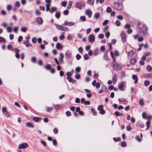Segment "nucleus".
<instances>
[{"mask_svg": "<svg viewBox=\"0 0 152 152\" xmlns=\"http://www.w3.org/2000/svg\"><path fill=\"white\" fill-rule=\"evenodd\" d=\"M112 11V9L110 7H108L107 8L106 12L108 13H110Z\"/></svg>", "mask_w": 152, "mask_h": 152, "instance_id": "4c0bfd02", "label": "nucleus"}, {"mask_svg": "<svg viewBox=\"0 0 152 152\" xmlns=\"http://www.w3.org/2000/svg\"><path fill=\"white\" fill-rule=\"evenodd\" d=\"M113 140L115 142H117L118 141H120L121 140V139L119 137H118V138L114 137L113 138Z\"/></svg>", "mask_w": 152, "mask_h": 152, "instance_id": "58836bf2", "label": "nucleus"}, {"mask_svg": "<svg viewBox=\"0 0 152 152\" xmlns=\"http://www.w3.org/2000/svg\"><path fill=\"white\" fill-rule=\"evenodd\" d=\"M80 19L83 21H85L86 20V18L84 16H81L80 18Z\"/></svg>", "mask_w": 152, "mask_h": 152, "instance_id": "3c124183", "label": "nucleus"}, {"mask_svg": "<svg viewBox=\"0 0 152 152\" xmlns=\"http://www.w3.org/2000/svg\"><path fill=\"white\" fill-rule=\"evenodd\" d=\"M89 56L88 54H86L84 56V58L85 60H88L89 59Z\"/></svg>", "mask_w": 152, "mask_h": 152, "instance_id": "c03bdc74", "label": "nucleus"}, {"mask_svg": "<svg viewBox=\"0 0 152 152\" xmlns=\"http://www.w3.org/2000/svg\"><path fill=\"white\" fill-rule=\"evenodd\" d=\"M112 80L113 84H115L117 81V76L115 74L112 77Z\"/></svg>", "mask_w": 152, "mask_h": 152, "instance_id": "2eb2a0df", "label": "nucleus"}, {"mask_svg": "<svg viewBox=\"0 0 152 152\" xmlns=\"http://www.w3.org/2000/svg\"><path fill=\"white\" fill-rule=\"evenodd\" d=\"M114 114L117 116H119L120 115V114L118 111H115L114 113Z\"/></svg>", "mask_w": 152, "mask_h": 152, "instance_id": "bf43d9fd", "label": "nucleus"}, {"mask_svg": "<svg viewBox=\"0 0 152 152\" xmlns=\"http://www.w3.org/2000/svg\"><path fill=\"white\" fill-rule=\"evenodd\" d=\"M60 30L64 31H67L69 30V29L66 27L62 26Z\"/></svg>", "mask_w": 152, "mask_h": 152, "instance_id": "a878e982", "label": "nucleus"}, {"mask_svg": "<svg viewBox=\"0 0 152 152\" xmlns=\"http://www.w3.org/2000/svg\"><path fill=\"white\" fill-rule=\"evenodd\" d=\"M136 62V60L135 58H132L130 60V63L132 64H135Z\"/></svg>", "mask_w": 152, "mask_h": 152, "instance_id": "b1692460", "label": "nucleus"}, {"mask_svg": "<svg viewBox=\"0 0 152 152\" xmlns=\"http://www.w3.org/2000/svg\"><path fill=\"white\" fill-rule=\"evenodd\" d=\"M50 4H47L46 5V11H50Z\"/></svg>", "mask_w": 152, "mask_h": 152, "instance_id": "c9c22d12", "label": "nucleus"}, {"mask_svg": "<svg viewBox=\"0 0 152 152\" xmlns=\"http://www.w3.org/2000/svg\"><path fill=\"white\" fill-rule=\"evenodd\" d=\"M113 6L117 10H121L123 8V5L121 3L114 2L113 4Z\"/></svg>", "mask_w": 152, "mask_h": 152, "instance_id": "f03ea898", "label": "nucleus"}, {"mask_svg": "<svg viewBox=\"0 0 152 152\" xmlns=\"http://www.w3.org/2000/svg\"><path fill=\"white\" fill-rule=\"evenodd\" d=\"M57 9V8L56 7H51V10L49 11L51 13H52L54 11H56Z\"/></svg>", "mask_w": 152, "mask_h": 152, "instance_id": "393cba45", "label": "nucleus"}, {"mask_svg": "<svg viewBox=\"0 0 152 152\" xmlns=\"http://www.w3.org/2000/svg\"><path fill=\"white\" fill-rule=\"evenodd\" d=\"M53 108L52 107H47L46 108V110L48 112H50L53 110Z\"/></svg>", "mask_w": 152, "mask_h": 152, "instance_id": "473e14b6", "label": "nucleus"}, {"mask_svg": "<svg viewBox=\"0 0 152 152\" xmlns=\"http://www.w3.org/2000/svg\"><path fill=\"white\" fill-rule=\"evenodd\" d=\"M27 30V29L26 27H22L21 29V31L22 32H25Z\"/></svg>", "mask_w": 152, "mask_h": 152, "instance_id": "e433bc0d", "label": "nucleus"}, {"mask_svg": "<svg viewBox=\"0 0 152 152\" xmlns=\"http://www.w3.org/2000/svg\"><path fill=\"white\" fill-rule=\"evenodd\" d=\"M82 6L84 7L85 4L84 3H82L81 2H76L75 4V7L79 9H81Z\"/></svg>", "mask_w": 152, "mask_h": 152, "instance_id": "39448f33", "label": "nucleus"}, {"mask_svg": "<svg viewBox=\"0 0 152 152\" xmlns=\"http://www.w3.org/2000/svg\"><path fill=\"white\" fill-rule=\"evenodd\" d=\"M131 27V26L129 24H126L125 26L124 27L125 28H129Z\"/></svg>", "mask_w": 152, "mask_h": 152, "instance_id": "680f3d73", "label": "nucleus"}, {"mask_svg": "<svg viewBox=\"0 0 152 152\" xmlns=\"http://www.w3.org/2000/svg\"><path fill=\"white\" fill-rule=\"evenodd\" d=\"M4 115H5L7 117H8L10 116V114L7 111L3 113Z\"/></svg>", "mask_w": 152, "mask_h": 152, "instance_id": "49530a36", "label": "nucleus"}, {"mask_svg": "<svg viewBox=\"0 0 152 152\" xmlns=\"http://www.w3.org/2000/svg\"><path fill=\"white\" fill-rule=\"evenodd\" d=\"M33 120L36 122H38L39 121V117H35L33 118Z\"/></svg>", "mask_w": 152, "mask_h": 152, "instance_id": "f704fd0d", "label": "nucleus"}, {"mask_svg": "<svg viewBox=\"0 0 152 152\" xmlns=\"http://www.w3.org/2000/svg\"><path fill=\"white\" fill-rule=\"evenodd\" d=\"M150 82L148 80H146L145 81L144 84L145 86H147L149 84Z\"/></svg>", "mask_w": 152, "mask_h": 152, "instance_id": "8fccbe9b", "label": "nucleus"}, {"mask_svg": "<svg viewBox=\"0 0 152 152\" xmlns=\"http://www.w3.org/2000/svg\"><path fill=\"white\" fill-rule=\"evenodd\" d=\"M66 113L67 116H70L71 115V112L69 111H66Z\"/></svg>", "mask_w": 152, "mask_h": 152, "instance_id": "e2e57ef3", "label": "nucleus"}, {"mask_svg": "<svg viewBox=\"0 0 152 152\" xmlns=\"http://www.w3.org/2000/svg\"><path fill=\"white\" fill-rule=\"evenodd\" d=\"M125 84V82H122L118 84V88L120 90L123 91V90Z\"/></svg>", "mask_w": 152, "mask_h": 152, "instance_id": "6e6552de", "label": "nucleus"}, {"mask_svg": "<svg viewBox=\"0 0 152 152\" xmlns=\"http://www.w3.org/2000/svg\"><path fill=\"white\" fill-rule=\"evenodd\" d=\"M126 129L128 131H130L131 130L132 128L130 126H128L126 127Z\"/></svg>", "mask_w": 152, "mask_h": 152, "instance_id": "052dcab7", "label": "nucleus"}, {"mask_svg": "<svg viewBox=\"0 0 152 152\" xmlns=\"http://www.w3.org/2000/svg\"><path fill=\"white\" fill-rule=\"evenodd\" d=\"M150 123H151V121H148L147 122L146 124V125L147 126V128L146 129H147L149 128Z\"/></svg>", "mask_w": 152, "mask_h": 152, "instance_id": "5fc2aeb1", "label": "nucleus"}, {"mask_svg": "<svg viewBox=\"0 0 152 152\" xmlns=\"http://www.w3.org/2000/svg\"><path fill=\"white\" fill-rule=\"evenodd\" d=\"M141 28L142 30L144 31V32L147 31L148 30L147 28V26L144 24H143L142 25V27Z\"/></svg>", "mask_w": 152, "mask_h": 152, "instance_id": "a211bd4d", "label": "nucleus"}, {"mask_svg": "<svg viewBox=\"0 0 152 152\" xmlns=\"http://www.w3.org/2000/svg\"><path fill=\"white\" fill-rule=\"evenodd\" d=\"M7 111V109L6 107H4L2 108V112L3 113Z\"/></svg>", "mask_w": 152, "mask_h": 152, "instance_id": "13d9d810", "label": "nucleus"}, {"mask_svg": "<svg viewBox=\"0 0 152 152\" xmlns=\"http://www.w3.org/2000/svg\"><path fill=\"white\" fill-rule=\"evenodd\" d=\"M76 57L77 60H79L81 58V56L80 55L77 54L76 56Z\"/></svg>", "mask_w": 152, "mask_h": 152, "instance_id": "0e129e2a", "label": "nucleus"}, {"mask_svg": "<svg viewBox=\"0 0 152 152\" xmlns=\"http://www.w3.org/2000/svg\"><path fill=\"white\" fill-rule=\"evenodd\" d=\"M132 78L133 79L135 80L134 82L135 83H136L137 82L138 79L137 75H132Z\"/></svg>", "mask_w": 152, "mask_h": 152, "instance_id": "4468645a", "label": "nucleus"}, {"mask_svg": "<svg viewBox=\"0 0 152 152\" xmlns=\"http://www.w3.org/2000/svg\"><path fill=\"white\" fill-rule=\"evenodd\" d=\"M126 146V143L124 141H123L121 142V146L122 147H125Z\"/></svg>", "mask_w": 152, "mask_h": 152, "instance_id": "7c9ffc66", "label": "nucleus"}, {"mask_svg": "<svg viewBox=\"0 0 152 152\" xmlns=\"http://www.w3.org/2000/svg\"><path fill=\"white\" fill-rule=\"evenodd\" d=\"M94 0H88L87 3L90 5H92L94 4Z\"/></svg>", "mask_w": 152, "mask_h": 152, "instance_id": "5701e85b", "label": "nucleus"}, {"mask_svg": "<svg viewBox=\"0 0 152 152\" xmlns=\"http://www.w3.org/2000/svg\"><path fill=\"white\" fill-rule=\"evenodd\" d=\"M147 69L148 71L150 72L151 71L152 67L148 65L147 66Z\"/></svg>", "mask_w": 152, "mask_h": 152, "instance_id": "a19ab883", "label": "nucleus"}, {"mask_svg": "<svg viewBox=\"0 0 152 152\" xmlns=\"http://www.w3.org/2000/svg\"><path fill=\"white\" fill-rule=\"evenodd\" d=\"M88 39L90 42H93L95 41V36L94 35L91 34L89 36Z\"/></svg>", "mask_w": 152, "mask_h": 152, "instance_id": "1a4fd4ad", "label": "nucleus"}, {"mask_svg": "<svg viewBox=\"0 0 152 152\" xmlns=\"http://www.w3.org/2000/svg\"><path fill=\"white\" fill-rule=\"evenodd\" d=\"M121 22L118 20H117L116 21V25L117 26H119L120 25Z\"/></svg>", "mask_w": 152, "mask_h": 152, "instance_id": "864d4df0", "label": "nucleus"}, {"mask_svg": "<svg viewBox=\"0 0 152 152\" xmlns=\"http://www.w3.org/2000/svg\"><path fill=\"white\" fill-rule=\"evenodd\" d=\"M72 53L69 50H67L66 52L65 56L67 58H69L72 56Z\"/></svg>", "mask_w": 152, "mask_h": 152, "instance_id": "9d476101", "label": "nucleus"}, {"mask_svg": "<svg viewBox=\"0 0 152 152\" xmlns=\"http://www.w3.org/2000/svg\"><path fill=\"white\" fill-rule=\"evenodd\" d=\"M85 14L86 15H88V17L90 18L92 15V12L90 10H86L85 12Z\"/></svg>", "mask_w": 152, "mask_h": 152, "instance_id": "9b49d317", "label": "nucleus"}, {"mask_svg": "<svg viewBox=\"0 0 152 152\" xmlns=\"http://www.w3.org/2000/svg\"><path fill=\"white\" fill-rule=\"evenodd\" d=\"M134 53V52L133 50H131L128 52L129 55L131 57L133 56Z\"/></svg>", "mask_w": 152, "mask_h": 152, "instance_id": "412c9836", "label": "nucleus"}, {"mask_svg": "<svg viewBox=\"0 0 152 152\" xmlns=\"http://www.w3.org/2000/svg\"><path fill=\"white\" fill-rule=\"evenodd\" d=\"M23 37L21 36H19L18 39V41L19 42H20L23 39Z\"/></svg>", "mask_w": 152, "mask_h": 152, "instance_id": "69168bd1", "label": "nucleus"}, {"mask_svg": "<svg viewBox=\"0 0 152 152\" xmlns=\"http://www.w3.org/2000/svg\"><path fill=\"white\" fill-rule=\"evenodd\" d=\"M99 50L98 49H96L94 50V56H96L99 53Z\"/></svg>", "mask_w": 152, "mask_h": 152, "instance_id": "4be33fe9", "label": "nucleus"}, {"mask_svg": "<svg viewBox=\"0 0 152 152\" xmlns=\"http://www.w3.org/2000/svg\"><path fill=\"white\" fill-rule=\"evenodd\" d=\"M103 106L100 105L98 106V110L99 111L100 113L102 114H104L105 113V110L103 109Z\"/></svg>", "mask_w": 152, "mask_h": 152, "instance_id": "0eeeda50", "label": "nucleus"}, {"mask_svg": "<svg viewBox=\"0 0 152 152\" xmlns=\"http://www.w3.org/2000/svg\"><path fill=\"white\" fill-rule=\"evenodd\" d=\"M100 50L102 51H104L105 50V48L104 46H102L100 48Z\"/></svg>", "mask_w": 152, "mask_h": 152, "instance_id": "774afa93", "label": "nucleus"}, {"mask_svg": "<svg viewBox=\"0 0 152 152\" xmlns=\"http://www.w3.org/2000/svg\"><path fill=\"white\" fill-rule=\"evenodd\" d=\"M20 3L18 1H16L15 4V5L18 7H19L20 6Z\"/></svg>", "mask_w": 152, "mask_h": 152, "instance_id": "338daca9", "label": "nucleus"}, {"mask_svg": "<svg viewBox=\"0 0 152 152\" xmlns=\"http://www.w3.org/2000/svg\"><path fill=\"white\" fill-rule=\"evenodd\" d=\"M108 51L109 50L106 51L104 52V59L107 61H108L109 60V59L107 57L108 52Z\"/></svg>", "mask_w": 152, "mask_h": 152, "instance_id": "ddd939ff", "label": "nucleus"}, {"mask_svg": "<svg viewBox=\"0 0 152 152\" xmlns=\"http://www.w3.org/2000/svg\"><path fill=\"white\" fill-rule=\"evenodd\" d=\"M143 76L144 77L146 78H151L152 74H143Z\"/></svg>", "mask_w": 152, "mask_h": 152, "instance_id": "f3484780", "label": "nucleus"}, {"mask_svg": "<svg viewBox=\"0 0 152 152\" xmlns=\"http://www.w3.org/2000/svg\"><path fill=\"white\" fill-rule=\"evenodd\" d=\"M55 16L57 18H59L60 16V14L59 12H56L55 15Z\"/></svg>", "mask_w": 152, "mask_h": 152, "instance_id": "ea45409f", "label": "nucleus"}, {"mask_svg": "<svg viewBox=\"0 0 152 152\" xmlns=\"http://www.w3.org/2000/svg\"><path fill=\"white\" fill-rule=\"evenodd\" d=\"M99 13L98 12L96 13L94 15V18L96 19L98 18L99 17Z\"/></svg>", "mask_w": 152, "mask_h": 152, "instance_id": "72a5a7b5", "label": "nucleus"}, {"mask_svg": "<svg viewBox=\"0 0 152 152\" xmlns=\"http://www.w3.org/2000/svg\"><path fill=\"white\" fill-rule=\"evenodd\" d=\"M138 39L139 42H141L143 41V38L141 37H139Z\"/></svg>", "mask_w": 152, "mask_h": 152, "instance_id": "4d7b16f0", "label": "nucleus"}, {"mask_svg": "<svg viewBox=\"0 0 152 152\" xmlns=\"http://www.w3.org/2000/svg\"><path fill=\"white\" fill-rule=\"evenodd\" d=\"M28 146V144L26 143H23L20 144L19 145L18 149H25L27 148Z\"/></svg>", "mask_w": 152, "mask_h": 152, "instance_id": "423d86ee", "label": "nucleus"}, {"mask_svg": "<svg viewBox=\"0 0 152 152\" xmlns=\"http://www.w3.org/2000/svg\"><path fill=\"white\" fill-rule=\"evenodd\" d=\"M121 36L122 41L123 42H126V36L125 32L122 31L121 33Z\"/></svg>", "mask_w": 152, "mask_h": 152, "instance_id": "20e7f679", "label": "nucleus"}, {"mask_svg": "<svg viewBox=\"0 0 152 152\" xmlns=\"http://www.w3.org/2000/svg\"><path fill=\"white\" fill-rule=\"evenodd\" d=\"M139 104L140 105L143 106L144 105L143 100L142 99H140L139 100Z\"/></svg>", "mask_w": 152, "mask_h": 152, "instance_id": "cd10ccee", "label": "nucleus"}, {"mask_svg": "<svg viewBox=\"0 0 152 152\" xmlns=\"http://www.w3.org/2000/svg\"><path fill=\"white\" fill-rule=\"evenodd\" d=\"M55 26L56 28L59 30H61L62 26L60 25H59L55 23Z\"/></svg>", "mask_w": 152, "mask_h": 152, "instance_id": "c85d7f7f", "label": "nucleus"}, {"mask_svg": "<svg viewBox=\"0 0 152 152\" xmlns=\"http://www.w3.org/2000/svg\"><path fill=\"white\" fill-rule=\"evenodd\" d=\"M137 33L139 35L144 37L147 34V31H145L144 32V31L142 30L141 28L137 26Z\"/></svg>", "mask_w": 152, "mask_h": 152, "instance_id": "7ed1b4c3", "label": "nucleus"}, {"mask_svg": "<svg viewBox=\"0 0 152 152\" xmlns=\"http://www.w3.org/2000/svg\"><path fill=\"white\" fill-rule=\"evenodd\" d=\"M26 126L27 127H28L31 128H33L34 127V126L33 124L30 122H27L26 124Z\"/></svg>", "mask_w": 152, "mask_h": 152, "instance_id": "6ab92c4d", "label": "nucleus"}, {"mask_svg": "<svg viewBox=\"0 0 152 152\" xmlns=\"http://www.w3.org/2000/svg\"><path fill=\"white\" fill-rule=\"evenodd\" d=\"M69 13V11L67 10H65L63 12V14L65 15H67Z\"/></svg>", "mask_w": 152, "mask_h": 152, "instance_id": "6e6d98bb", "label": "nucleus"}, {"mask_svg": "<svg viewBox=\"0 0 152 152\" xmlns=\"http://www.w3.org/2000/svg\"><path fill=\"white\" fill-rule=\"evenodd\" d=\"M118 19L120 20H122L123 19V17L121 15H119L117 16V17Z\"/></svg>", "mask_w": 152, "mask_h": 152, "instance_id": "de8ad7c7", "label": "nucleus"}, {"mask_svg": "<svg viewBox=\"0 0 152 152\" xmlns=\"http://www.w3.org/2000/svg\"><path fill=\"white\" fill-rule=\"evenodd\" d=\"M91 112L94 115H96V112L95 111L94 108H92L91 109Z\"/></svg>", "mask_w": 152, "mask_h": 152, "instance_id": "2f4dec72", "label": "nucleus"}, {"mask_svg": "<svg viewBox=\"0 0 152 152\" xmlns=\"http://www.w3.org/2000/svg\"><path fill=\"white\" fill-rule=\"evenodd\" d=\"M61 46V44L59 43H57L56 45V48L58 49H59Z\"/></svg>", "mask_w": 152, "mask_h": 152, "instance_id": "37998d69", "label": "nucleus"}, {"mask_svg": "<svg viewBox=\"0 0 152 152\" xmlns=\"http://www.w3.org/2000/svg\"><path fill=\"white\" fill-rule=\"evenodd\" d=\"M111 65L112 66L113 68V69L115 70H120L122 68L121 66L116 62H112L111 64Z\"/></svg>", "mask_w": 152, "mask_h": 152, "instance_id": "f257e3e1", "label": "nucleus"}, {"mask_svg": "<svg viewBox=\"0 0 152 152\" xmlns=\"http://www.w3.org/2000/svg\"><path fill=\"white\" fill-rule=\"evenodd\" d=\"M12 8V6L11 5L8 4L7 6V9L8 11H10Z\"/></svg>", "mask_w": 152, "mask_h": 152, "instance_id": "603ef678", "label": "nucleus"}, {"mask_svg": "<svg viewBox=\"0 0 152 152\" xmlns=\"http://www.w3.org/2000/svg\"><path fill=\"white\" fill-rule=\"evenodd\" d=\"M81 70V68L80 67L78 66L76 67L75 69V70L77 71V72H79Z\"/></svg>", "mask_w": 152, "mask_h": 152, "instance_id": "09e8293b", "label": "nucleus"}, {"mask_svg": "<svg viewBox=\"0 0 152 152\" xmlns=\"http://www.w3.org/2000/svg\"><path fill=\"white\" fill-rule=\"evenodd\" d=\"M7 48L8 50H10L12 51L14 50V49L13 48L12 46L11 45H8L7 46Z\"/></svg>", "mask_w": 152, "mask_h": 152, "instance_id": "bb28decb", "label": "nucleus"}, {"mask_svg": "<svg viewBox=\"0 0 152 152\" xmlns=\"http://www.w3.org/2000/svg\"><path fill=\"white\" fill-rule=\"evenodd\" d=\"M66 79L68 80V81L70 82H73V83H75L76 82V80H73L72 78L70 77H67Z\"/></svg>", "mask_w": 152, "mask_h": 152, "instance_id": "dca6fc26", "label": "nucleus"}, {"mask_svg": "<svg viewBox=\"0 0 152 152\" xmlns=\"http://www.w3.org/2000/svg\"><path fill=\"white\" fill-rule=\"evenodd\" d=\"M72 6V2L71 1H70L69 2V4L67 6V8L68 9H69Z\"/></svg>", "mask_w": 152, "mask_h": 152, "instance_id": "c756f323", "label": "nucleus"}, {"mask_svg": "<svg viewBox=\"0 0 152 152\" xmlns=\"http://www.w3.org/2000/svg\"><path fill=\"white\" fill-rule=\"evenodd\" d=\"M35 21L37 23L40 25L43 22L42 19L40 17L37 18L36 19Z\"/></svg>", "mask_w": 152, "mask_h": 152, "instance_id": "f8f14e48", "label": "nucleus"}, {"mask_svg": "<svg viewBox=\"0 0 152 152\" xmlns=\"http://www.w3.org/2000/svg\"><path fill=\"white\" fill-rule=\"evenodd\" d=\"M7 31L9 33H11L12 31V28L11 27H8L7 28Z\"/></svg>", "mask_w": 152, "mask_h": 152, "instance_id": "a18cd8bd", "label": "nucleus"}, {"mask_svg": "<svg viewBox=\"0 0 152 152\" xmlns=\"http://www.w3.org/2000/svg\"><path fill=\"white\" fill-rule=\"evenodd\" d=\"M142 118L144 119H146L147 117V114L145 112H143L142 114Z\"/></svg>", "mask_w": 152, "mask_h": 152, "instance_id": "79ce46f5", "label": "nucleus"}, {"mask_svg": "<svg viewBox=\"0 0 152 152\" xmlns=\"http://www.w3.org/2000/svg\"><path fill=\"white\" fill-rule=\"evenodd\" d=\"M28 42V40L24 42V44H25L27 47H31V45L29 44Z\"/></svg>", "mask_w": 152, "mask_h": 152, "instance_id": "aec40b11", "label": "nucleus"}]
</instances>
